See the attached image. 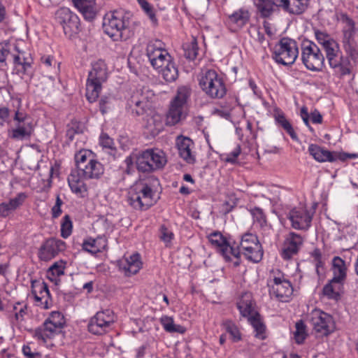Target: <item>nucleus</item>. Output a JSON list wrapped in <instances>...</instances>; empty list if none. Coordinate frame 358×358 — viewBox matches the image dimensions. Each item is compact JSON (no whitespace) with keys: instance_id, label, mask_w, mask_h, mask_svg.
I'll return each mask as SVG.
<instances>
[{"instance_id":"nucleus-1","label":"nucleus","mask_w":358,"mask_h":358,"mask_svg":"<svg viewBox=\"0 0 358 358\" xmlns=\"http://www.w3.org/2000/svg\"><path fill=\"white\" fill-rule=\"evenodd\" d=\"M158 185L159 180L156 178L136 182L129 189L127 196L128 204L135 210L148 209L152 205L153 187Z\"/></svg>"},{"instance_id":"nucleus-2","label":"nucleus","mask_w":358,"mask_h":358,"mask_svg":"<svg viewBox=\"0 0 358 358\" xmlns=\"http://www.w3.org/2000/svg\"><path fill=\"white\" fill-rule=\"evenodd\" d=\"M129 19L130 14L123 10L108 13L103 19L104 32L114 41H126L131 36Z\"/></svg>"},{"instance_id":"nucleus-3","label":"nucleus","mask_w":358,"mask_h":358,"mask_svg":"<svg viewBox=\"0 0 358 358\" xmlns=\"http://www.w3.org/2000/svg\"><path fill=\"white\" fill-rule=\"evenodd\" d=\"M232 245H235V248L238 251V255H232L236 259L234 262L235 266L240 264L241 254H243L248 260L255 263L260 262L262 259V247L257 236L252 233L243 234L239 242H234Z\"/></svg>"},{"instance_id":"nucleus-4","label":"nucleus","mask_w":358,"mask_h":358,"mask_svg":"<svg viewBox=\"0 0 358 358\" xmlns=\"http://www.w3.org/2000/svg\"><path fill=\"white\" fill-rule=\"evenodd\" d=\"M107 78L108 73L105 62L99 60L93 63L86 83V97L90 102L96 101L102 89V84Z\"/></svg>"},{"instance_id":"nucleus-5","label":"nucleus","mask_w":358,"mask_h":358,"mask_svg":"<svg viewBox=\"0 0 358 358\" xmlns=\"http://www.w3.org/2000/svg\"><path fill=\"white\" fill-rule=\"evenodd\" d=\"M136 166L139 172L151 173L162 169L166 164L165 153L158 149H147L136 156Z\"/></svg>"},{"instance_id":"nucleus-6","label":"nucleus","mask_w":358,"mask_h":358,"mask_svg":"<svg viewBox=\"0 0 358 358\" xmlns=\"http://www.w3.org/2000/svg\"><path fill=\"white\" fill-rule=\"evenodd\" d=\"M201 90L210 98L221 99L227 92L222 77L214 69L205 71L199 79Z\"/></svg>"},{"instance_id":"nucleus-7","label":"nucleus","mask_w":358,"mask_h":358,"mask_svg":"<svg viewBox=\"0 0 358 358\" xmlns=\"http://www.w3.org/2000/svg\"><path fill=\"white\" fill-rule=\"evenodd\" d=\"M340 20L343 24L341 43L346 55L356 62L358 59L357 45L355 41L357 29L355 21L347 14L341 13Z\"/></svg>"},{"instance_id":"nucleus-8","label":"nucleus","mask_w":358,"mask_h":358,"mask_svg":"<svg viewBox=\"0 0 358 358\" xmlns=\"http://www.w3.org/2000/svg\"><path fill=\"white\" fill-rule=\"evenodd\" d=\"M301 60L306 69L319 72L324 66L325 57L315 43L304 41L301 44Z\"/></svg>"},{"instance_id":"nucleus-9","label":"nucleus","mask_w":358,"mask_h":358,"mask_svg":"<svg viewBox=\"0 0 358 358\" xmlns=\"http://www.w3.org/2000/svg\"><path fill=\"white\" fill-rule=\"evenodd\" d=\"M299 55V48L296 41L289 38H282L275 46L273 58L282 65L294 63Z\"/></svg>"},{"instance_id":"nucleus-10","label":"nucleus","mask_w":358,"mask_h":358,"mask_svg":"<svg viewBox=\"0 0 358 358\" xmlns=\"http://www.w3.org/2000/svg\"><path fill=\"white\" fill-rule=\"evenodd\" d=\"M64 323V318L59 312H52L43 324L35 330L34 336L45 343L48 339L60 332Z\"/></svg>"},{"instance_id":"nucleus-11","label":"nucleus","mask_w":358,"mask_h":358,"mask_svg":"<svg viewBox=\"0 0 358 358\" xmlns=\"http://www.w3.org/2000/svg\"><path fill=\"white\" fill-rule=\"evenodd\" d=\"M146 55L152 66L157 70L163 67L172 58L161 40H151L146 47Z\"/></svg>"},{"instance_id":"nucleus-12","label":"nucleus","mask_w":358,"mask_h":358,"mask_svg":"<svg viewBox=\"0 0 358 358\" xmlns=\"http://www.w3.org/2000/svg\"><path fill=\"white\" fill-rule=\"evenodd\" d=\"M268 285L270 287V295L280 301H288L292 295L293 287L290 282L285 278V274L280 271L276 274L274 273L273 279H271L268 282Z\"/></svg>"},{"instance_id":"nucleus-13","label":"nucleus","mask_w":358,"mask_h":358,"mask_svg":"<svg viewBox=\"0 0 358 358\" xmlns=\"http://www.w3.org/2000/svg\"><path fill=\"white\" fill-rule=\"evenodd\" d=\"M313 329L320 336H328L335 329V322L331 315L320 310H313L308 316Z\"/></svg>"},{"instance_id":"nucleus-14","label":"nucleus","mask_w":358,"mask_h":358,"mask_svg":"<svg viewBox=\"0 0 358 358\" xmlns=\"http://www.w3.org/2000/svg\"><path fill=\"white\" fill-rule=\"evenodd\" d=\"M57 22L62 26L64 34L71 38L80 31L78 16L67 8H60L55 13Z\"/></svg>"},{"instance_id":"nucleus-15","label":"nucleus","mask_w":358,"mask_h":358,"mask_svg":"<svg viewBox=\"0 0 358 358\" xmlns=\"http://www.w3.org/2000/svg\"><path fill=\"white\" fill-rule=\"evenodd\" d=\"M15 127L10 132V137L17 141L29 138L33 131L32 122L27 115L22 111L16 110L13 117Z\"/></svg>"},{"instance_id":"nucleus-16","label":"nucleus","mask_w":358,"mask_h":358,"mask_svg":"<svg viewBox=\"0 0 358 358\" xmlns=\"http://www.w3.org/2000/svg\"><path fill=\"white\" fill-rule=\"evenodd\" d=\"M115 322L113 311L106 309L99 311L93 316L88 323V331L95 335H102L109 331Z\"/></svg>"},{"instance_id":"nucleus-17","label":"nucleus","mask_w":358,"mask_h":358,"mask_svg":"<svg viewBox=\"0 0 358 358\" xmlns=\"http://www.w3.org/2000/svg\"><path fill=\"white\" fill-rule=\"evenodd\" d=\"M287 218L294 229L307 231L311 226L313 214L306 208H294L289 212Z\"/></svg>"},{"instance_id":"nucleus-18","label":"nucleus","mask_w":358,"mask_h":358,"mask_svg":"<svg viewBox=\"0 0 358 358\" xmlns=\"http://www.w3.org/2000/svg\"><path fill=\"white\" fill-rule=\"evenodd\" d=\"M208 240L227 261L231 260V255H238V251L235 248V245L229 243L219 231L211 233L208 236Z\"/></svg>"},{"instance_id":"nucleus-19","label":"nucleus","mask_w":358,"mask_h":358,"mask_svg":"<svg viewBox=\"0 0 358 358\" xmlns=\"http://www.w3.org/2000/svg\"><path fill=\"white\" fill-rule=\"evenodd\" d=\"M147 97L145 94H140L139 91L134 92L127 101L126 109L133 116L145 115L151 110V106L145 101Z\"/></svg>"},{"instance_id":"nucleus-20","label":"nucleus","mask_w":358,"mask_h":358,"mask_svg":"<svg viewBox=\"0 0 358 358\" xmlns=\"http://www.w3.org/2000/svg\"><path fill=\"white\" fill-rule=\"evenodd\" d=\"M65 243L59 239L50 238L41 246L38 257L42 261H49L64 250Z\"/></svg>"},{"instance_id":"nucleus-21","label":"nucleus","mask_w":358,"mask_h":358,"mask_svg":"<svg viewBox=\"0 0 358 358\" xmlns=\"http://www.w3.org/2000/svg\"><path fill=\"white\" fill-rule=\"evenodd\" d=\"M303 243V237L294 232H290L286 236L282 248L281 257L284 259H290L296 255Z\"/></svg>"},{"instance_id":"nucleus-22","label":"nucleus","mask_w":358,"mask_h":358,"mask_svg":"<svg viewBox=\"0 0 358 358\" xmlns=\"http://www.w3.org/2000/svg\"><path fill=\"white\" fill-rule=\"evenodd\" d=\"M350 57L348 55L344 56L343 53L337 57L331 59L328 62L329 67L333 71V74L338 78H342L345 76L350 75L352 72V64Z\"/></svg>"},{"instance_id":"nucleus-23","label":"nucleus","mask_w":358,"mask_h":358,"mask_svg":"<svg viewBox=\"0 0 358 358\" xmlns=\"http://www.w3.org/2000/svg\"><path fill=\"white\" fill-rule=\"evenodd\" d=\"M176 145L179 156L187 163L194 164L196 161L195 155L192 151L194 143L193 141L182 135L178 136L176 139Z\"/></svg>"},{"instance_id":"nucleus-24","label":"nucleus","mask_w":358,"mask_h":358,"mask_svg":"<svg viewBox=\"0 0 358 358\" xmlns=\"http://www.w3.org/2000/svg\"><path fill=\"white\" fill-rule=\"evenodd\" d=\"M143 127L150 136L155 137L164 129L162 116L152 110H150L145 114Z\"/></svg>"},{"instance_id":"nucleus-25","label":"nucleus","mask_w":358,"mask_h":358,"mask_svg":"<svg viewBox=\"0 0 358 358\" xmlns=\"http://www.w3.org/2000/svg\"><path fill=\"white\" fill-rule=\"evenodd\" d=\"M119 269L124 271L126 275L136 274L142 267L141 255L134 253L128 257L124 256L118 261Z\"/></svg>"},{"instance_id":"nucleus-26","label":"nucleus","mask_w":358,"mask_h":358,"mask_svg":"<svg viewBox=\"0 0 358 358\" xmlns=\"http://www.w3.org/2000/svg\"><path fill=\"white\" fill-rule=\"evenodd\" d=\"M279 8L289 15H299L308 8L310 0H277Z\"/></svg>"},{"instance_id":"nucleus-27","label":"nucleus","mask_w":358,"mask_h":358,"mask_svg":"<svg viewBox=\"0 0 358 358\" xmlns=\"http://www.w3.org/2000/svg\"><path fill=\"white\" fill-rule=\"evenodd\" d=\"M75 7L82 14L84 19L92 22L98 13L96 0H72Z\"/></svg>"},{"instance_id":"nucleus-28","label":"nucleus","mask_w":358,"mask_h":358,"mask_svg":"<svg viewBox=\"0 0 358 358\" xmlns=\"http://www.w3.org/2000/svg\"><path fill=\"white\" fill-rule=\"evenodd\" d=\"M250 13L247 8H241L229 15L227 23L230 29L236 31L244 27L250 20Z\"/></svg>"},{"instance_id":"nucleus-29","label":"nucleus","mask_w":358,"mask_h":358,"mask_svg":"<svg viewBox=\"0 0 358 358\" xmlns=\"http://www.w3.org/2000/svg\"><path fill=\"white\" fill-rule=\"evenodd\" d=\"M79 176L85 180H98L104 173L103 165L95 157L81 169Z\"/></svg>"},{"instance_id":"nucleus-30","label":"nucleus","mask_w":358,"mask_h":358,"mask_svg":"<svg viewBox=\"0 0 358 358\" xmlns=\"http://www.w3.org/2000/svg\"><path fill=\"white\" fill-rule=\"evenodd\" d=\"M31 294L34 297L37 305H41L43 303L47 304L48 299L50 297V291L48 285L45 282L38 280H31ZM44 308H48L47 305Z\"/></svg>"},{"instance_id":"nucleus-31","label":"nucleus","mask_w":358,"mask_h":358,"mask_svg":"<svg viewBox=\"0 0 358 358\" xmlns=\"http://www.w3.org/2000/svg\"><path fill=\"white\" fill-rule=\"evenodd\" d=\"M331 271L333 282L345 283L347 278L348 268L345 262L340 257H334L332 259Z\"/></svg>"},{"instance_id":"nucleus-32","label":"nucleus","mask_w":358,"mask_h":358,"mask_svg":"<svg viewBox=\"0 0 358 358\" xmlns=\"http://www.w3.org/2000/svg\"><path fill=\"white\" fill-rule=\"evenodd\" d=\"M84 180L78 173L77 174L71 173L68 177V182L71 191L80 198L87 196V187Z\"/></svg>"},{"instance_id":"nucleus-33","label":"nucleus","mask_w":358,"mask_h":358,"mask_svg":"<svg viewBox=\"0 0 358 358\" xmlns=\"http://www.w3.org/2000/svg\"><path fill=\"white\" fill-rule=\"evenodd\" d=\"M344 283L333 282L330 280L322 289L323 295L328 299L338 301L343 294Z\"/></svg>"},{"instance_id":"nucleus-34","label":"nucleus","mask_w":358,"mask_h":358,"mask_svg":"<svg viewBox=\"0 0 358 358\" xmlns=\"http://www.w3.org/2000/svg\"><path fill=\"white\" fill-rule=\"evenodd\" d=\"M309 154L317 162H333L336 161L337 157L334 152L322 148L316 144H310L308 147Z\"/></svg>"},{"instance_id":"nucleus-35","label":"nucleus","mask_w":358,"mask_h":358,"mask_svg":"<svg viewBox=\"0 0 358 358\" xmlns=\"http://www.w3.org/2000/svg\"><path fill=\"white\" fill-rule=\"evenodd\" d=\"M27 198V194L20 192L15 198L10 199L8 202L0 203V216L6 217L13 210L20 206Z\"/></svg>"},{"instance_id":"nucleus-36","label":"nucleus","mask_w":358,"mask_h":358,"mask_svg":"<svg viewBox=\"0 0 358 358\" xmlns=\"http://www.w3.org/2000/svg\"><path fill=\"white\" fill-rule=\"evenodd\" d=\"M277 0H254L257 13L262 18H268L279 7Z\"/></svg>"},{"instance_id":"nucleus-37","label":"nucleus","mask_w":358,"mask_h":358,"mask_svg":"<svg viewBox=\"0 0 358 358\" xmlns=\"http://www.w3.org/2000/svg\"><path fill=\"white\" fill-rule=\"evenodd\" d=\"M158 70L162 78L168 83L174 82L178 78V69L173 58Z\"/></svg>"},{"instance_id":"nucleus-38","label":"nucleus","mask_w":358,"mask_h":358,"mask_svg":"<svg viewBox=\"0 0 358 358\" xmlns=\"http://www.w3.org/2000/svg\"><path fill=\"white\" fill-rule=\"evenodd\" d=\"M106 247V240L101 237L86 240L83 243V249L91 254L102 252Z\"/></svg>"},{"instance_id":"nucleus-39","label":"nucleus","mask_w":358,"mask_h":358,"mask_svg":"<svg viewBox=\"0 0 358 358\" xmlns=\"http://www.w3.org/2000/svg\"><path fill=\"white\" fill-rule=\"evenodd\" d=\"M254 224L258 226L263 232H268L271 229V225L268 223L266 216L263 210L255 207L250 210Z\"/></svg>"},{"instance_id":"nucleus-40","label":"nucleus","mask_w":358,"mask_h":358,"mask_svg":"<svg viewBox=\"0 0 358 358\" xmlns=\"http://www.w3.org/2000/svg\"><path fill=\"white\" fill-rule=\"evenodd\" d=\"M191 94L192 89L189 85L179 86L171 103L184 108L189 99Z\"/></svg>"},{"instance_id":"nucleus-41","label":"nucleus","mask_w":358,"mask_h":358,"mask_svg":"<svg viewBox=\"0 0 358 358\" xmlns=\"http://www.w3.org/2000/svg\"><path fill=\"white\" fill-rule=\"evenodd\" d=\"M96 157V155L90 150H80L75 155V162L79 172L85 165L88 164L92 160Z\"/></svg>"},{"instance_id":"nucleus-42","label":"nucleus","mask_w":358,"mask_h":358,"mask_svg":"<svg viewBox=\"0 0 358 358\" xmlns=\"http://www.w3.org/2000/svg\"><path fill=\"white\" fill-rule=\"evenodd\" d=\"M183 108L171 102L169 110L166 116V124L169 126L178 124L182 119Z\"/></svg>"},{"instance_id":"nucleus-43","label":"nucleus","mask_w":358,"mask_h":358,"mask_svg":"<svg viewBox=\"0 0 358 358\" xmlns=\"http://www.w3.org/2000/svg\"><path fill=\"white\" fill-rule=\"evenodd\" d=\"M248 320L255 330V337L262 340L266 338V326L262 321L260 315L258 313H255L253 315L248 317Z\"/></svg>"},{"instance_id":"nucleus-44","label":"nucleus","mask_w":358,"mask_h":358,"mask_svg":"<svg viewBox=\"0 0 358 358\" xmlns=\"http://www.w3.org/2000/svg\"><path fill=\"white\" fill-rule=\"evenodd\" d=\"M275 120L276 123L280 126L292 138L294 141H299L297 134L294 131L292 125L289 120L285 117V114L279 112L275 114Z\"/></svg>"},{"instance_id":"nucleus-45","label":"nucleus","mask_w":358,"mask_h":358,"mask_svg":"<svg viewBox=\"0 0 358 358\" xmlns=\"http://www.w3.org/2000/svg\"><path fill=\"white\" fill-rule=\"evenodd\" d=\"M159 320L164 329L166 332L184 334L186 331V329L183 326L176 324L171 317L163 315Z\"/></svg>"},{"instance_id":"nucleus-46","label":"nucleus","mask_w":358,"mask_h":358,"mask_svg":"<svg viewBox=\"0 0 358 358\" xmlns=\"http://www.w3.org/2000/svg\"><path fill=\"white\" fill-rule=\"evenodd\" d=\"M237 308L239 310L241 315L243 317L248 318L255 314V313H253V303L250 300V296L248 294L242 296L241 299L237 303Z\"/></svg>"},{"instance_id":"nucleus-47","label":"nucleus","mask_w":358,"mask_h":358,"mask_svg":"<svg viewBox=\"0 0 358 358\" xmlns=\"http://www.w3.org/2000/svg\"><path fill=\"white\" fill-rule=\"evenodd\" d=\"M327 62L342 54L339 43L334 38L322 46Z\"/></svg>"},{"instance_id":"nucleus-48","label":"nucleus","mask_w":358,"mask_h":358,"mask_svg":"<svg viewBox=\"0 0 358 358\" xmlns=\"http://www.w3.org/2000/svg\"><path fill=\"white\" fill-rule=\"evenodd\" d=\"M184 56L189 60L193 61L196 58L198 55V43L196 38H193L190 43H185L183 45Z\"/></svg>"},{"instance_id":"nucleus-49","label":"nucleus","mask_w":358,"mask_h":358,"mask_svg":"<svg viewBox=\"0 0 358 358\" xmlns=\"http://www.w3.org/2000/svg\"><path fill=\"white\" fill-rule=\"evenodd\" d=\"M222 326L226 331L229 333L234 342H238L241 339V332L237 326L231 320H225L222 322Z\"/></svg>"},{"instance_id":"nucleus-50","label":"nucleus","mask_w":358,"mask_h":358,"mask_svg":"<svg viewBox=\"0 0 358 358\" xmlns=\"http://www.w3.org/2000/svg\"><path fill=\"white\" fill-rule=\"evenodd\" d=\"M115 101V99L111 94L101 96L99 103V107L101 114L104 115L110 110H111L113 107Z\"/></svg>"},{"instance_id":"nucleus-51","label":"nucleus","mask_w":358,"mask_h":358,"mask_svg":"<svg viewBox=\"0 0 358 358\" xmlns=\"http://www.w3.org/2000/svg\"><path fill=\"white\" fill-rule=\"evenodd\" d=\"M295 327L296 331L294 333V340L297 344H301L307 336L306 325L302 320H299L296 323Z\"/></svg>"},{"instance_id":"nucleus-52","label":"nucleus","mask_w":358,"mask_h":358,"mask_svg":"<svg viewBox=\"0 0 358 358\" xmlns=\"http://www.w3.org/2000/svg\"><path fill=\"white\" fill-rule=\"evenodd\" d=\"M73 223L69 215H66L61 222V236L64 238H67L72 233Z\"/></svg>"},{"instance_id":"nucleus-53","label":"nucleus","mask_w":358,"mask_h":358,"mask_svg":"<svg viewBox=\"0 0 358 358\" xmlns=\"http://www.w3.org/2000/svg\"><path fill=\"white\" fill-rule=\"evenodd\" d=\"M11 45L8 43H0V66H6V59L9 58Z\"/></svg>"},{"instance_id":"nucleus-54","label":"nucleus","mask_w":358,"mask_h":358,"mask_svg":"<svg viewBox=\"0 0 358 358\" xmlns=\"http://www.w3.org/2000/svg\"><path fill=\"white\" fill-rule=\"evenodd\" d=\"M137 1L138 4L141 6V8L148 15L151 21L153 23L156 24L157 20L156 18L155 14L151 5L146 0H137Z\"/></svg>"},{"instance_id":"nucleus-55","label":"nucleus","mask_w":358,"mask_h":358,"mask_svg":"<svg viewBox=\"0 0 358 358\" xmlns=\"http://www.w3.org/2000/svg\"><path fill=\"white\" fill-rule=\"evenodd\" d=\"M174 238L173 233L168 229L165 225L160 227V238L166 244V246H169L172 240Z\"/></svg>"},{"instance_id":"nucleus-56","label":"nucleus","mask_w":358,"mask_h":358,"mask_svg":"<svg viewBox=\"0 0 358 358\" xmlns=\"http://www.w3.org/2000/svg\"><path fill=\"white\" fill-rule=\"evenodd\" d=\"M315 36L317 42L322 46L326 45L330 41L334 39L329 34L327 33L320 31V30H315Z\"/></svg>"},{"instance_id":"nucleus-57","label":"nucleus","mask_w":358,"mask_h":358,"mask_svg":"<svg viewBox=\"0 0 358 358\" xmlns=\"http://www.w3.org/2000/svg\"><path fill=\"white\" fill-rule=\"evenodd\" d=\"M241 152V148L240 145H237L233 151L227 154L224 161L230 164H235L237 162V158Z\"/></svg>"},{"instance_id":"nucleus-58","label":"nucleus","mask_w":358,"mask_h":358,"mask_svg":"<svg viewBox=\"0 0 358 358\" xmlns=\"http://www.w3.org/2000/svg\"><path fill=\"white\" fill-rule=\"evenodd\" d=\"M65 263L62 261L59 262L54 263L49 268V271L52 272V273L57 276H60L64 275V266Z\"/></svg>"},{"instance_id":"nucleus-59","label":"nucleus","mask_w":358,"mask_h":358,"mask_svg":"<svg viewBox=\"0 0 358 358\" xmlns=\"http://www.w3.org/2000/svg\"><path fill=\"white\" fill-rule=\"evenodd\" d=\"M100 145L105 148L113 150L114 148L113 140L106 134H102L99 138Z\"/></svg>"},{"instance_id":"nucleus-60","label":"nucleus","mask_w":358,"mask_h":358,"mask_svg":"<svg viewBox=\"0 0 358 358\" xmlns=\"http://www.w3.org/2000/svg\"><path fill=\"white\" fill-rule=\"evenodd\" d=\"M10 110L8 108L0 105V127H3L5 122H8Z\"/></svg>"},{"instance_id":"nucleus-61","label":"nucleus","mask_w":358,"mask_h":358,"mask_svg":"<svg viewBox=\"0 0 358 358\" xmlns=\"http://www.w3.org/2000/svg\"><path fill=\"white\" fill-rule=\"evenodd\" d=\"M22 353L27 358H41V355L39 352H32L29 345L23 346Z\"/></svg>"},{"instance_id":"nucleus-62","label":"nucleus","mask_w":358,"mask_h":358,"mask_svg":"<svg viewBox=\"0 0 358 358\" xmlns=\"http://www.w3.org/2000/svg\"><path fill=\"white\" fill-rule=\"evenodd\" d=\"M310 117L312 122L314 124H321L322 122V116L316 109L310 113Z\"/></svg>"},{"instance_id":"nucleus-63","label":"nucleus","mask_w":358,"mask_h":358,"mask_svg":"<svg viewBox=\"0 0 358 358\" xmlns=\"http://www.w3.org/2000/svg\"><path fill=\"white\" fill-rule=\"evenodd\" d=\"M27 304L23 303L20 307L19 310L15 313V317L17 320H22L24 316L27 314Z\"/></svg>"},{"instance_id":"nucleus-64","label":"nucleus","mask_w":358,"mask_h":358,"mask_svg":"<svg viewBox=\"0 0 358 358\" xmlns=\"http://www.w3.org/2000/svg\"><path fill=\"white\" fill-rule=\"evenodd\" d=\"M263 29L264 32L270 37H272L275 34V30L272 27L271 24L267 21H264L263 22Z\"/></svg>"}]
</instances>
